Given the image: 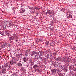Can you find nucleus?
<instances>
[{
    "mask_svg": "<svg viewBox=\"0 0 76 76\" xmlns=\"http://www.w3.org/2000/svg\"><path fill=\"white\" fill-rule=\"evenodd\" d=\"M20 70H21V71H23V68H22L20 69Z\"/></svg>",
    "mask_w": 76,
    "mask_h": 76,
    "instance_id": "22",
    "label": "nucleus"
},
{
    "mask_svg": "<svg viewBox=\"0 0 76 76\" xmlns=\"http://www.w3.org/2000/svg\"><path fill=\"white\" fill-rule=\"evenodd\" d=\"M35 9H36V10H38V8H37V7H35Z\"/></svg>",
    "mask_w": 76,
    "mask_h": 76,
    "instance_id": "27",
    "label": "nucleus"
},
{
    "mask_svg": "<svg viewBox=\"0 0 76 76\" xmlns=\"http://www.w3.org/2000/svg\"><path fill=\"white\" fill-rule=\"evenodd\" d=\"M15 39L13 38H11V40H12V41H13Z\"/></svg>",
    "mask_w": 76,
    "mask_h": 76,
    "instance_id": "24",
    "label": "nucleus"
},
{
    "mask_svg": "<svg viewBox=\"0 0 76 76\" xmlns=\"http://www.w3.org/2000/svg\"><path fill=\"white\" fill-rule=\"evenodd\" d=\"M51 72H52L53 74L56 75L57 73L56 70L54 69H51Z\"/></svg>",
    "mask_w": 76,
    "mask_h": 76,
    "instance_id": "2",
    "label": "nucleus"
},
{
    "mask_svg": "<svg viewBox=\"0 0 76 76\" xmlns=\"http://www.w3.org/2000/svg\"><path fill=\"white\" fill-rule=\"evenodd\" d=\"M36 54H37V52H36L35 51H33L31 53V55L32 56H34V55Z\"/></svg>",
    "mask_w": 76,
    "mask_h": 76,
    "instance_id": "4",
    "label": "nucleus"
},
{
    "mask_svg": "<svg viewBox=\"0 0 76 76\" xmlns=\"http://www.w3.org/2000/svg\"><path fill=\"white\" fill-rule=\"evenodd\" d=\"M39 42H42V41H41V40L40 39H39Z\"/></svg>",
    "mask_w": 76,
    "mask_h": 76,
    "instance_id": "25",
    "label": "nucleus"
},
{
    "mask_svg": "<svg viewBox=\"0 0 76 76\" xmlns=\"http://www.w3.org/2000/svg\"><path fill=\"white\" fill-rule=\"evenodd\" d=\"M5 45H2V48H4V47H5Z\"/></svg>",
    "mask_w": 76,
    "mask_h": 76,
    "instance_id": "20",
    "label": "nucleus"
},
{
    "mask_svg": "<svg viewBox=\"0 0 76 76\" xmlns=\"http://www.w3.org/2000/svg\"><path fill=\"white\" fill-rule=\"evenodd\" d=\"M39 53L41 56H42L44 55V52L42 51H39Z\"/></svg>",
    "mask_w": 76,
    "mask_h": 76,
    "instance_id": "6",
    "label": "nucleus"
},
{
    "mask_svg": "<svg viewBox=\"0 0 76 76\" xmlns=\"http://www.w3.org/2000/svg\"><path fill=\"white\" fill-rule=\"evenodd\" d=\"M4 66L2 65V66H0V72H1V71L2 70V69H3V67Z\"/></svg>",
    "mask_w": 76,
    "mask_h": 76,
    "instance_id": "9",
    "label": "nucleus"
},
{
    "mask_svg": "<svg viewBox=\"0 0 76 76\" xmlns=\"http://www.w3.org/2000/svg\"><path fill=\"white\" fill-rule=\"evenodd\" d=\"M1 72L2 73H6V69L4 68V69L2 70Z\"/></svg>",
    "mask_w": 76,
    "mask_h": 76,
    "instance_id": "3",
    "label": "nucleus"
},
{
    "mask_svg": "<svg viewBox=\"0 0 76 76\" xmlns=\"http://www.w3.org/2000/svg\"><path fill=\"white\" fill-rule=\"evenodd\" d=\"M10 22L13 25H14V23H13V22L11 21Z\"/></svg>",
    "mask_w": 76,
    "mask_h": 76,
    "instance_id": "23",
    "label": "nucleus"
},
{
    "mask_svg": "<svg viewBox=\"0 0 76 76\" xmlns=\"http://www.w3.org/2000/svg\"><path fill=\"white\" fill-rule=\"evenodd\" d=\"M61 67H63L62 66H61Z\"/></svg>",
    "mask_w": 76,
    "mask_h": 76,
    "instance_id": "39",
    "label": "nucleus"
},
{
    "mask_svg": "<svg viewBox=\"0 0 76 76\" xmlns=\"http://www.w3.org/2000/svg\"><path fill=\"white\" fill-rule=\"evenodd\" d=\"M69 69H73V66H69Z\"/></svg>",
    "mask_w": 76,
    "mask_h": 76,
    "instance_id": "15",
    "label": "nucleus"
},
{
    "mask_svg": "<svg viewBox=\"0 0 76 76\" xmlns=\"http://www.w3.org/2000/svg\"><path fill=\"white\" fill-rule=\"evenodd\" d=\"M9 23L10 26H13L11 22H10Z\"/></svg>",
    "mask_w": 76,
    "mask_h": 76,
    "instance_id": "17",
    "label": "nucleus"
},
{
    "mask_svg": "<svg viewBox=\"0 0 76 76\" xmlns=\"http://www.w3.org/2000/svg\"><path fill=\"white\" fill-rule=\"evenodd\" d=\"M5 67H7L8 66V64H5Z\"/></svg>",
    "mask_w": 76,
    "mask_h": 76,
    "instance_id": "18",
    "label": "nucleus"
},
{
    "mask_svg": "<svg viewBox=\"0 0 76 76\" xmlns=\"http://www.w3.org/2000/svg\"><path fill=\"white\" fill-rule=\"evenodd\" d=\"M37 54H38V55H39V52H38Z\"/></svg>",
    "mask_w": 76,
    "mask_h": 76,
    "instance_id": "31",
    "label": "nucleus"
},
{
    "mask_svg": "<svg viewBox=\"0 0 76 76\" xmlns=\"http://www.w3.org/2000/svg\"><path fill=\"white\" fill-rule=\"evenodd\" d=\"M16 35H17L16 34H13V36L14 37H16Z\"/></svg>",
    "mask_w": 76,
    "mask_h": 76,
    "instance_id": "19",
    "label": "nucleus"
},
{
    "mask_svg": "<svg viewBox=\"0 0 76 76\" xmlns=\"http://www.w3.org/2000/svg\"><path fill=\"white\" fill-rule=\"evenodd\" d=\"M29 9L31 10V9L30 8H29Z\"/></svg>",
    "mask_w": 76,
    "mask_h": 76,
    "instance_id": "37",
    "label": "nucleus"
},
{
    "mask_svg": "<svg viewBox=\"0 0 76 76\" xmlns=\"http://www.w3.org/2000/svg\"><path fill=\"white\" fill-rule=\"evenodd\" d=\"M72 16L71 15H69V16H68V19H70V18H72Z\"/></svg>",
    "mask_w": 76,
    "mask_h": 76,
    "instance_id": "14",
    "label": "nucleus"
},
{
    "mask_svg": "<svg viewBox=\"0 0 76 76\" xmlns=\"http://www.w3.org/2000/svg\"><path fill=\"white\" fill-rule=\"evenodd\" d=\"M23 61H24V62H26V61H27V59L26 57H24L23 58Z\"/></svg>",
    "mask_w": 76,
    "mask_h": 76,
    "instance_id": "5",
    "label": "nucleus"
},
{
    "mask_svg": "<svg viewBox=\"0 0 76 76\" xmlns=\"http://www.w3.org/2000/svg\"><path fill=\"white\" fill-rule=\"evenodd\" d=\"M53 13H54V12H52L50 10H48L46 12L47 15H51V14L53 15Z\"/></svg>",
    "mask_w": 76,
    "mask_h": 76,
    "instance_id": "1",
    "label": "nucleus"
},
{
    "mask_svg": "<svg viewBox=\"0 0 76 76\" xmlns=\"http://www.w3.org/2000/svg\"><path fill=\"white\" fill-rule=\"evenodd\" d=\"M26 54H29V52H30V50H27L26 51Z\"/></svg>",
    "mask_w": 76,
    "mask_h": 76,
    "instance_id": "13",
    "label": "nucleus"
},
{
    "mask_svg": "<svg viewBox=\"0 0 76 76\" xmlns=\"http://www.w3.org/2000/svg\"><path fill=\"white\" fill-rule=\"evenodd\" d=\"M67 61V62H68V63H69V61L68 60Z\"/></svg>",
    "mask_w": 76,
    "mask_h": 76,
    "instance_id": "28",
    "label": "nucleus"
},
{
    "mask_svg": "<svg viewBox=\"0 0 76 76\" xmlns=\"http://www.w3.org/2000/svg\"><path fill=\"white\" fill-rule=\"evenodd\" d=\"M17 64L18 66H19V67H20L21 66H22V64L21 63L19 62L18 64Z\"/></svg>",
    "mask_w": 76,
    "mask_h": 76,
    "instance_id": "11",
    "label": "nucleus"
},
{
    "mask_svg": "<svg viewBox=\"0 0 76 76\" xmlns=\"http://www.w3.org/2000/svg\"><path fill=\"white\" fill-rule=\"evenodd\" d=\"M45 44L47 45H50V42H49V41H46L45 43Z\"/></svg>",
    "mask_w": 76,
    "mask_h": 76,
    "instance_id": "8",
    "label": "nucleus"
},
{
    "mask_svg": "<svg viewBox=\"0 0 76 76\" xmlns=\"http://www.w3.org/2000/svg\"><path fill=\"white\" fill-rule=\"evenodd\" d=\"M0 34L2 35H4V31H1L0 32Z\"/></svg>",
    "mask_w": 76,
    "mask_h": 76,
    "instance_id": "7",
    "label": "nucleus"
},
{
    "mask_svg": "<svg viewBox=\"0 0 76 76\" xmlns=\"http://www.w3.org/2000/svg\"><path fill=\"white\" fill-rule=\"evenodd\" d=\"M28 7V8H29V7Z\"/></svg>",
    "mask_w": 76,
    "mask_h": 76,
    "instance_id": "35",
    "label": "nucleus"
},
{
    "mask_svg": "<svg viewBox=\"0 0 76 76\" xmlns=\"http://www.w3.org/2000/svg\"><path fill=\"white\" fill-rule=\"evenodd\" d=\"M37 41H36V42H37Z\"/></svg>",
    "mask_w": 76,
    "mask_h": 76,
    "instance_id": "40",
    "label": "nucleus"
},
{
    "mask_svg": "<svg viewBox=\"0 0 76 76\" xmlns=\"http://www.w3.org/2000/svg\"><path fill=\"white\" fill-rule=\"evenodd\" d=\"M33 67L34 69H36L37 68V65H35Z\"/></svg>",
    "mask_w": 76,
    "mask_h": 76,
    "instance_id": "12",
    "label": "nucleus"
},
{
    "mask_svg": "<svg viewBox=\"0 0 76 76\" xmlns=\"http://www.w3.org/2000/svg\"><path fill=\"white\" fill-rule=\"evenodd\" d=\"M25 12V10L23 9H21L20 10V12L21 13H23Z\"/></svg>",
    "mask_w": 76,
    "mask_h": 76,
    "instance_id": "10",
    "label": "nucleus"
},
{
    "mask_svg": "<svg viewBox=\"0 0 76 76\" xmlns=\"http://www.w3.org/2000/svg\"><path fill=\"white\" fill-rule=\"evenodd\" d=\"M65 59H64V58H61L62 61H64Z\"/></svg>",
    "mask_w": 76,
    "mask_h": 76,
    "instance_id": "16",
    "label": "nucleus"
},
{
    "mask_svg": "<svg viewBox=\"0 0 76 76\" xmlns=\"http://www.w3.org/2000/svg\"><path fill=\"white\" fill-rule=\"evenodd\" d=\"M5 34H7V32H5Z\"/></svg>",
    "mask_w": 76,
    "mask_h": 76,
    "instance_id": "33",
    "label": "nucleus"
},
{
    "mask_svg": "<svg viewBox=\"0 0 76 76\" xmlns=\"http://www.w3.org/2000/svg\"><path fill=\"white\" fill-rule=\"evenodd\" d=\"M12 76H17V75H16L15 74H13L12 75Z\"/></svg>",
    "mask_w": 76,
    "mask_h": 76,
    "instance_id": "21",
    "label": "nucleus"
},
{
    "mask_svg": "<svg viewBox=\"0 0 76 76\" xmlns=\"http://www.w3.org/2000/svg\"><path fill=\"white\" fill-rule=\"evenodd\" d=\"M37 56H35L34 57V59H36V58H37Z\"/></svg>",
    "mask_w": 76,
    "mask_h": 76,
    "instance_id": "26",
    "label": "nucleus"
},
{
    "mask_svg": "<svg viewBox=\"0 0 76 76\" xmlns=\"http://www.w3.org/2000/svg\"><path fill=\"white\" fill-rule=\"evenodd\" d=\"M3 76H5V75H4Z\"/></svg>",
    "mask_w": 76,
    "mask_h": 76,
    "instance_id": "38",
    "label": "nucleus"
},
{
    "mask_svg": "<svg viewBox=\"0 0 76 76\" xmlns=\"http://www.w3.org/2000/svg\"><path fill=\"white\" fill-rule=\"evenodd\" d=\"M8 67L9 68H10V67H11V66H10V65H9V66H8Z\"/></svg>",
    "mask_w": 76,
    "mask_h": 76,
    "instance_id": "30",
    "label": "nucleus"
},
{
    "mask_svg": "<svg viewBox=\"0 0 76 76\" xmlns=\"http://www.w3.org/2000/svg\"><path fill=\"white\" fill-rule=\"evenodd\" d=\"M0 44H1V43H0Z\"/></svg>",
    "mask_w": 76,
    "mask_h": 76,
    "instance_id": "36",
    "label": "nucleus"
},
{
    "mask_svg": "<svg viewBox=\"0 0 76 76\" xmlns=\"http://www.w3.org/2000/svg\"><path fill=\"white\" fill-rule=\"evenodd\" d=\"M37 72H39V69H37Z\"/></svg>",
    "mask_w": 76,
    "mask_h": 76,
    "instance_id": "32",
    "label": "nucleus"
},
{
    "mask_svg": "<svg viewBox=\"0 0 76 76\" xmlns=\"http://www.w3.org/2000/svg\"><path fill=\"white\" fill-rule=\"evenodd\" d=\"M25 56H28V54L26 53H25Z\"/></svg>",
    "mask_w": 76,
    "mask_h": 76,
    "instance_id": "29",
    "label": "nucleus"
},
{
    "mask_svg": "<svg viewBox=\"0 0 76 76\" xmlns=\"http://www.w3.org/2000/svg\"><path fill=\"white\" fill-rule=\"evenodd\" d=\"M1 50V48H0V50Z\"/></svg>",
    "mask_w": 76,
    "mask_h": 76,
    "instance_id": "34",
    "label": "nucleus"
}]
</instances>
